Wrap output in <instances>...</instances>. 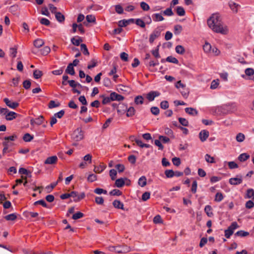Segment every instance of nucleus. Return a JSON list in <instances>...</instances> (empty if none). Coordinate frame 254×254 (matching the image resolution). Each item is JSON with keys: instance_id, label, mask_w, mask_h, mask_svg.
Listing matches in <instances>:
<instances>
[{"instance_id": "15", "label": "nucleus", "mask_w": 254, "mask_h": 254, "mask_svg": "<svg viewBox=\"0 0 254 254\" xmlns=\"http://www.w3.org/2000/svg\"><path fill=\"white\" fill-rule=\"evenodd\" d=\"M18 115L12 111H8L7 114L5 116V119L7 121H12L13 119H15Z\"/></svg>"}, {"instance_id": "34", "label": "nucleus", "mask_w": 254, "mask_h": 254, "mask_svg": "<svg viewBox=\"0 0 254 254\" xmlns=\"http://www.w3.org/2000/svg\"><path fill=\"white\" fill-rule=\"evenodd\" d=\"M175 50L177 53L180 55H183L185 52V48L181 45L177 46Z\"/></svg>"}, {"instance_id": "2", "label": "nucleus", "mask_w": 254, "mask_h": 254, "mask_svg": "<svg viewBox=\"0 0 254 254\" xmlns=\"http://www.w3.org/2000/svg\"><path fill=\"white\" fill-rule=\"evenodd\" d=\"M109 250L111 251H115L119 254H122L130 252L131 249L129 247H127V246H118L110 247Z\"/></svg>"}, {"instance_id": "60", "label": "nucleus", "mask_w": 254, "mask_h": 254, "mask_svg": "<svg viewBox=\"0 0 254 254\" xmlns=\"http://www.w3.org/2000/svg\"><path fill=\"white\" fill-rule=\"evenodd\" d=\"M150 111L155 116H157L160 113V110L157 107H152L150 109Z\"/></svg>"}, {"instance_id": "8", "label": "nucleus", "mask_w": 254, "mask_h": 254, "mask_svg": "<svg viewBox=\"0 0 254 254\" xmlns=\"http://www.w3.org/2000/svg\"><path fill=\"white\" fill-rule=\"evenodd\" d=\"M160 34L161 32L159 29H156L155 30H154L152 33H151V35H150L149 39V42L151 44L153 43L155 39L156 38L159 37Z\"/></svg>"}, {"instance_id": "43", "label": "nucleus", "mask_w": 254, "mask_h": 254, "mask_svg": "<svg viewBox=\"0 0 254 254\" xmlns=\"http://www.w3.org/2000/svg\"><path fill=\"white\" fill-rule=\"evenodd\" d=\"M236 236L239 237H246L249 235V233L243 230H240L237 232L235 234Z\"/></svg>"}, {"instance_id": "27", "label": "nucleus", "mask_w": 254, "mask_h": 254, "mask_svg": "<svg viewBox=\"0 0 254 254\" xmlns=\"http://www.w3.org/2000/svg\"><path fill=\"white\" fill-rule=\"evenodd\" d=\"M146 178L145 176L141 177L138 182V184L141 187H144L146 185Z\"/></svg>"}, {"instance_id": "9", "label": "nucleus", "mask_w": 254, "mask_h": 254, "mask_svg": "<svg viewBox=\"0 0 254 254\" xmlns=\"http://www.w3.org/2000/svg\"><path fill=\"white\" fill-rule=\"evenodd\" d=\"M134 22V19L133 18H130L127 20H121L118 22V26L121 27H126L127 25H129L130 23H133Z\"/></svg>"}, {"instance_id": "38", "label": "nucleus", "mask_w": 254, "mask_h": 254, "mask_svg": "<svg viewBox=\"0 0 254 254\" xmlns=\"http://www.w3.org/2000/svg\"><path fill=\"white\" fill-rule=\"evenodd\" d=\"M100 97L102 98H103L102 100V104L103 105H106L112 101V100L110 99V97H106L105 95H100Z\"/></svg>"}, {"instance_id": "36", "label": "nucleus", "mask_w": 254, "mask_h": 254, "mask_svg": "<svg viewBox=\"0 0 254 254\" xmlns=\"http://www.w3.org/2000/svg\"><path fill=\"white\" fill-rule=\"evenodd\" d=\"M164 173L167 178H171L175 176V172L173 170H166Z\"/></svg>"}, {"instance_id": "40", "label": "nucleus", "mask_w": 254, "mask_h": 254, "mask_svg": "<svg viewBox=\"0 0 254 254\" xmlns=\"http://www.w3.org/2000/svg\"><path fill=\"white\" fill-rule=\"evenodd\" d=\"M23 87L26 89L28 90L30 88L31 82L30 79H27L23 82Z\"/></svg>"}, {"instance_id": "29", "label": "nucleus", "mask_w": 254, "mask_h": 254, "mask_svg": "<svg viewBox=\"0 0 254 254\" xmlns=\"http://www.w3.org/2000/svg\"><path fill=\"white\" fill-rule=\"evenodd\" d=\"M43 74L42 71L38 69H36L33 71V77L36 79L41 78Z\"/></svg>"}, {"instance_id": "44", "label": "nucleus", "mask_w": 254, "mask_h": 254, "mask_svg": "<svg viewBox=\"0 0 254 254\" xmlns=\"http://www.w3.org/2000/svg\"><path fill=\"white\" fill-rule=\"evenodd\" d=\"M51 51V49L49 46H45L41 50V53L42 55H47Z\"/></svg>"}, {"instance_id": "52", "label": "nucleus", "mask_w": 254, "mask_h": 254, "mask_svg": "<svg viewBox=\"0 0 254 254\" xmlns=\"http://www.w3.org/2000/svg\"><path fill=\"white\" fill-rule=\"evenodd\" d=\"M135 24L140 26L141 28H144L145 27V23L143 20L140 18L136 19L135 20Z\"/></svg>"}, {"instance_id": "57", "label": "nucleus", "mask_w": 254, "mask_h": 254, "mask_svg": "<svg viewBox=\"0 0 254 254\" xmlns=\"http://www.w3.org/2000/svg\"><path fill=\"white\" fill-rule=\"evenodd\" d=\"M84 214L81 212H78L75 214H73L72 218L74 220H77L83 217Z\"/></svg>"}, {"instance_id": "12", "label": "nucleus", "mask_w": 254, "mask_h": 254, "mask_svg": "<svg viewBox=\"0 0 254 254\" xmlns=\"http://www.w3.org/2000/svg\"><path fill=\"white\" fill-rule=\"evenodd\" d=\"M127 108V105L120 103L118 105L117 112L120 114H124L126 112Z\"/></svg>"}, {"instance_id": "14", "label": "nucleus", "mask_w": 254, "mask_h": 254, "mask_svg": "<svg viewBox=\"0 0 254 254\" xmlns=\"http://www.w3.org/2000/svg\"><path fill=\"white\" fill-rule=\"evenodd\" d=\"M58 161V157L56 156H52L48 157L45 161L44 163L46 164H54L56 163Z\"/></svg>"}, {"instance_id": "63", "label": "nucleus", "mask_w": 254, "mask_h": 254, "mask_svg": "<svg viewBox=\"0 0 254 254\" xmlns=\"http://www.w3.org/2000/svg\"><path fill=\"white\" fill-rule=\"evenodd\" d=\"M223 199V195L221 192H217L215 195V201L220 202Z\"/></svg>"}, {"instance_id": "31", "label": "nucleus", "mask_w": 254, "mask_h": 254, "mask_svg": "<svg viewBox=\"0 0 254 254\" xmlns=\"http://www.w3.org/2000/svg\"><path fill=\"white\" fill-rule=\"evenodd\" d=\"M176 12L179 16H184L186 12L184 8L182 6H177L176 8Z\"/></svg>"}, {"instance_id": "13", "label": "nucleus", "mask_w": 254, "mask_h": 254, "mask_svg": "<svg viewBox=\"0 0 254 254\" xmlns=\"http://www.w3.org/2000/svg\"><path fill=\"white\" fill-rule=\"evenodd\" d=\"M69 86L72 88V91L74 93H77L78 94H80V91L77 89H75V87H77V83L75 80H70L67 81Z\"/></svg>"}, {"instance_id": "51", "label": "nucleus", "mask_w": 254, "mask_h": 254, "mask_svg": "<svg viewBox=\"0 0 254 254\" xmlns=\"http://www.w3.org/2000/svg\"><path fill=\"white\" fill-rule=\"evenodd\" d=\"M19 6L17 4H14L13 5H11L9 8V11L11 12V13L14 14L15 12L18 10Z\"/></svg>"}, {"instance_id": "21", "label": "nucleus", "mask_w": 254, "mask_h": 254, "mask_svg": "<svg viewBox=\"0 0 254 254\" xmlns=\"http://www.w3.org/2000/svg\"><path fill=\"white\" fill-rule=\"evenodd\" d=\"M106 166L103 163H101L99 166H95L94 172L96 173H100L106 168Z\"/></svg>"}, {"instance_id": "30", "label": "nucleus", "mask_w": 254, "mask_h": 254, "mask_svg": "<svg viewBox=\"0 0 254 254\" xmlns=\"http://www.w3.org/2000/svg\"><path fill=\"white\" fill-rule=\"evenodd\" d=\"M82 42V39L81 37H78L77 39H76L74 37L71 39V42L75 46H78L80 45V42Z\"/></svg>"}, {"instance_id": "23", "label": "nucleus", "mask_w": 254, "mask_h": 254, "mask_svg": "<svg viewBox=\"0 0 254 254\" xmlns=\"http://www.w3.org/2000/svg\"><path fill=\"white\" fill-rule=\"evenodd\" d=\"M204 211L208 217H211L213 215V213L212 211V207L209 205L205 206L204 208Z\"/></svg>"}, {"instance_id": "18", "label": "nucleus", "mask_w": 254, "mask_h": 254, "mask_svg": "<svg viewBox=\"0 0 254 254\" xmlns=\"http://www.w3.org/2000/svg\"><path fill=\"white\" fill-rule=\"evenodd\" d=\"M125 185L124 178H121L116 180L115 185L118 188H122Z\"/></svg>"}, {"instance_id": "7", "label": "nucleus", "mask_w": 254, "mask_h": 254, "mask_svg": "<svg viewBox=\"0 0 254 254\" xmlns=\"http://www.w3.org/2000/svg\"><path fill=\"white\" fill-rule=\"evenodd\" d=\"M125 99V97L120 94H117L115 92H112L110 94V99L112 100V101H122Z\"/></svg>"}, {"instance_id": "33", "label": "nucleus", "mask_w": 254, "mask_h": 254, "mask_svg": "<svg viewBox=\"0 0 254 254\" xmlns=\"http://www.w3.org/2000/svg\"><path fill=\"white\" fill-rule=\"evenodd\" d=\"M183 30V27L181 25H176L174 26V34L176 35H179Z\"/></svg>"}, {"instance_id": "59", "label": "nucleus", "mask_w": 254, "mask_h": 254, "mask_svg": "<svg viewBox=\"0 0 254 254\" xmlns=\"http://www.w3.org/2000/svg\"><path fill=\"white\" fill-rule=\"evenodd\" d=\"M86 20L88 23H94L96 21L95 17L92 15H88L86 17Z\"/></svg>"}, {"instance_id": "4", "label": "nucleus", "mask_w": 254, "mask_h": 254, "mask_svg": "<svg viewBox=\"0 0 254 254\" xmlns=\"http://www.w3.org/2000/svg\"><path fill=\"white\" fill-rule=\"evenodd\" d=\"M239 227V226L236 222H232L228 229L225 230V237L226 238H229L233 234L234 230Z\"/></svg>"}, {"instance_id": "24", "label": "nucleus", "mask_w": 254, "mask_h": 254, "mask_svg": "<svg viewBox=\"0 0 254 254\" xmlns=\"http://www.w3.org/2000/svg\"><path fill=\"white\" fill-rule=\"evenodd\" d=\"M55 17L56 19L59 22H63L65 20L64 16L60 12H58L55 14Z\"/></svg>"}, {"instance_id": "10", "label": "nucleus", "mask_w": 254, "mask_h": 254, "mask_svg": "<svg viewBox=\"0 0 254 254\" xmlns=\"http://www.w3.org/2000/svg\"><path fill=\"white\" fill-rule=\"evenodd\" d=\"M209 131L207 130H202L199 133V138L201 142L205 141L209 136Z\"/></svg>"}, {"instance_id": "53", "label": "nucleus", "mask_w": 254, "mask_h": 254, "mask_svg": "<svg viewBox=\"0 0 254 254\" xmlns=\"http://www.w3.org/2000/svg\"><path fill=\"white\" fill-rule=\"evenodd\" d=\"M80 48H81V50L82 51L83 54L84 55H89V53L88 52V49L85 44H81L80 45Z\"/></svg>"}, {"instance_id": "49", "label": "nucleus", "mask_w": 254, "mask_h": 254, "mask_svg": "<svg viewBox=\"0 0 254 254\" xmlns=\"http://www.w3.org/2000/svg\"><path fill=\"white\" fill-rule=\"evenodd\" d=\"M245 138V135L242 133H239L236 137V140L239 142H243Z\"/></svg>"}, {"instance_id": "19", "label": "nucleus", "mask_w": 254, "mask_h": 254, "mask_svg": "<svg viewBox=\"0 0 254 254\" xmlns=\"http://www.w3.org/2000/svg\"><path fill=\"white\" fill-rule=\"evenodd\" d=\"M65 72L66 74H68L71 75H74L75 73L73 66H72L71 64H68L65 70Z\"/></svg>"}, {"instance_id": "37", "label": "nucleus", "mask_w": 254, "mask_h": 254, "mask_svg": "<svg viewBox=\"0 0 254 254\" xmlns=\"http://www.w3.org/2000/svg\"><path fill=\"white\" fill-rule=\"evenodd\" d=\"M17 218V216L14 213H11L4 216V219L7 221H13Z\"/></svg>"}, {"instance_id": "35", "label": "nucleus", "mask_w": 254, "mask_h": 254, "mask_svg": "<svg viewBox=\"0 0 254 254\" xmlns=\"http://www.w3.org/2000/svg\"><path fill=\"white\" fill-rule=\"evenodd\" d=\"M33 135H31L29 133H25L23 136V139L25 142H30L33 139Z\"/></svg>"}, {"instance_id": "48", "label": "nucleus", "mask_w": 254, "mask_h": 254, "mask_svg": "<svg viewBox=\"0 0 254 254\" xmlns=\"http://www.w3.org/2000/svg\"><path fill=\"white\" fill-rule=\"evenodd\" d=\"M116 169L118 170L119 173L123 172L125 170L124 165L122 164H118L115 166Z\"/></svg>"}, {"instance_id": "17", "label": "nucleus", "mask_w": 254, "mask_h": 254, "mask_svg": "<svg viewBox=\"0 0 254 254\" xmlns=\"http://www.w3.org/2000/svg\"><path fill=\"white\" fill-rule=\"evenodd\" d=\"M185 112L191 116H197L198 115V111L194 108L191 107H188L185 108Z\"/></svg>"}, {"instance_id": "41", "label": "nucleus", "mask_w": 254, "mask_h": 254, "mask_svg": "<svg viewBox=\"0 0 254 254\" xmlns=\"http://www.w3.org/2000/svg\"><path fill=\"white\" fill-rule=\"evenodd\" d=\"M252 197L254 199V190L252 189H249L247 190L246 198H250Z\"/></svg>"}, {"instance_id": "3", "label": "nucleus", "mask_w": 254, "mask_h": 254, "mask_svg": "<svg viewBox=\"0 0 254 254\" xmlns=\"http://www.w3.org/2000/svg\"><path fill=\"white\" fill-rule=\"evenodd\" d=\"M71 137L74 140L79 141L83 139L84 131L81 127H78L73 131Z\"/></svg>"}, {"instance_id": "28", "label": "nucleus", "mask_w": 254, "mask_h": 254, "mask_svg": "<svg viewBox=\"0 0 254 254\" xmlns=\"http://www.w3.org/2000/svg\"><path fill=\"white\" fill-rule=\"evenodd\" d=\"M126 112V116L127 117H130L133 116L134 115L135 110L133 107H130L128 109L127 108Z\"/></svg>"}, {"instance_id": "50", "label": "nucleus", "mask_w": 254, "mask_h": 254, "mask_svg": "<svg viewBox=\"0 0 254 254\" xmlns=\"http://www.w3.org/2000/svg\"><path fill=\"white\" fill-rule=\"evenodd\" d=\"M109 194L111 195L120 196L122 194V192L119 190L114 189L109 192Z\"/></svg>"}, {"instance_id": "22", "label": "nucleus", "mask_w": 254, "mask_h": 254, "mask_svg": "<svg viewBox=\"0 0 254 254\" xmlns=\"http://www.w3.org/2000/svg\"><path fill=\"white\" fill-rule=\"evenodd\" d=\"M34 46L37 48L41 47L44 45V41L41 39H37L33 42Z\"/></svg>"}, {"instance_id": "20", "label": "nucleus", "mask_w": 254, "mask_h": 254, "mask_svg": "<svg viewBox=\"0 0 254 254\" xmlns=\"http://www.w3.org/2000/svg\"><path fill=\"white\" fill-rule=\"evenodd\" d=\"M113 205L116 208L124 210V204L119 200H115L113 202Z\"/></svg>"}, {"instance_id": "42", "label": "nucleus", "mask_w": 254, "mask_h": 254, "mask_svg": "<svg viewBox=\"0 0 254 254\" xmlns=\"http://www.w3.org/2000/svg\"><path fill=\"white\" fill-rule=\"evenodd\" d=\"M10 56L12 58H14L16 56L17 53V48L16 47L10 48L9 49Z\"/></svg>"}, {"instance_id": "16", "label": "nucleus", "mask_w": 254, "mask_h": 254, "mask_svg": "<svg viewBox=\"0 0 254 254\" xmlns=\"http://www.w3.org/2000/svg\"><path fill=\"white\" fill-rule=\"evenodd\" d=\"M228 4L230 8L233 12L236 13L238 12V8L240 6L239 4L233 1H230Z\"/></svg>"}, {"instance_id": "62", "label": "nucleus", "mask_w": 254, "mask_h": 254, "mask_svg": "<svg viewBox=\"0 0 254 254\" xmlns=\"http://www.w3.org/2000/svg\"><path fill=\"white\" fill-rule=\"evenodd\" d=\"M153 222L155 224H161L163 223V221L161 216L159 215H157L154 217Z\"/></svg>"}, {"instance_id": "64", "label": "nucleus", "mask_w": 254, "mask_h": 254, "mask_svg": "<svg viewBox=\"0 0 254 254\" xmlns=\"http://www.w3.org/2000/svg\"><path fill=\"white\" fill-rule=\"evenodd\" d=\"M169 103L167 101L164 100L160 103V107L161 109L166 110L169 108Z\"/></svg>"}, {"instance_id": "25", "label": "nucleus", "mask_w": 254, "mask_h": 254, "mask_svg": "<svg viewBox=\"0 0 254 254\" xmlns=\"http://www.w3.org/2000/svg\"><path fill=\"white\" fill-rule=\"evenodd\" d=\"M135 142L138 146L141 148H149L151 147L150 145L149 144L143 143L141 140L138 139H135Z\"/></svg>"}, {"instance_id": "45", "label": "nucleus", "mask_w": 254, "mask_h": 254, "mask_svg": "<svg viewBox=\"0 0 254 254\" xmlns=\"http://www.w3.org/2000/svg\"><path fill=\"white\" fill-rule=\"evenodd\" d=\"M129 89V87L128 86H125L123 84H120L118 85L117 90L118 92L120 91H124V92H128Z\"/></svg>"}, {"instance_id": "26", "label": "nucleus", "mask_w": 254, "mask_h": 254, "mask_svg": "<svg viewBox=\"0 0 254 254\" xmlns=\"http://www.w3.org/2000/svg\"><path fill=\"white\" fill-rule=\"evenodd\" d=\"M153 20L154 21H161L164 20V17L162 16L161 14L155 13L152 15Z\"/></svg>"}, {"instance_id": "6", "label": "nucleus", "mask_w": 254, "mask_h": 254, "mask_svg": "<svg viewBox=\"0 0 254 254\" xmlns=\"http://www.w3.org/2000/svg\"><path fill=\"white\" fill-rule=\"evenodd\" d=\"M160 95V93L157 91H151L147 93L146 98L149 101H152L156 97Z\"/></svg>"}, {"instance_id": "39", "label": "nucleus", "mask_w": 254, "mask_h": 254, "mask_svg": "<svg viewBox=\"0 0 254 254\" xmlns=\"http://www.w3.org/2000/svg\"><path fill=\"white\" fill-rule=\"evenodd\" d=\"M144 102V99L142 96L138 95L135 97L134 99V103L136 105L142 104Z\"/></svg>"}, {"instance_id": "54", "label": "nucleus", "mask_w": 254, "mask_h": 254, "mask_svg": "<svg viewBox=\"0 0 254 254\" xmlns=\"http://www.w3.org/2000/svg\"><path fill=\"white\" fill-rule=\"evenodd\" d=\"M181 93L184 98H187L189 94V88L185 87V88L182 89Z\"/></svg>"}, {"instance_id": "5", "label": "nucleus", "mask_w": 254, "mask_h": 254, "mask_svg": "<svg viewBox=\"0 0 254 254\" xmlns=\"http://www.w3.org/2000/svg\"><path fill=\"white\" fill-rule=\"evenodd\" d=\"M242 176L241 175H237L236 178H232L229 179V182L232 185H238L242 183Z\"/></svg>"}, {"instance_id": "32", "label": "nucleus", "mask_w": 254, "mask_h": 254, "mask_svg": "<svg viewBox=\"0 0 254 254\" xmlns=\"http://www.w3.org/2000/svg\"><path fill=\"white\" fill-rule=\"evenodd\" d=\"M250 158V155L247 153H242L238 157V159L241 162H244Z\"/></svg>"}, {"instance_id": "46", "label": "nucleus", "mask_w": 254, "mask_h": 254, "mask_svg": "<svg viewBox=\"0 0 254 254\" xmlns=\"http://www.w3.org/2000/svg\"><path fill=\"white\" fill-rule=\"evenodd\" d=\"M166 61L168 62L178 64L179 61L175 57L172 56H169L166 59Z\"/></svg>"}, {"instance_id": "61", "label": "nucleus", "mask_w": 254, "mask_h": 254, "mask_svg": "<svg viewBox=\"0 0 254 254\" xmlns=\"http://www.w3.org/2000/svg\"><path fill=\"white\" fill-rule=\"evenodd\" d=\"M163 13L167 16H172L174 14V13L172 10V7L167 8L165 10L163 11Z\"/></svg>"}, {"instance_id": "47", "label": "nucleus", "mask_w": 254, "mask_h": 254, "mask_svg": "<svg viewBox=\"0 0 254 254\" xmlns=\"http://www.w3.org/2000/svg\"><path fill=\"white\" fill-rule=\"evenodd\" d=\"M117 172L115 169H111L110 170L109 175L112 180L114 181L116 179Z\"/></svg>"}, {"instance_id": "55", "label": "nucleus", "mask_w": 254, "mask_h": 254, "mask_svg": "<svg viewBox=\"0 0 254 254\" xmlns=\"http://www.w3.org/2000/svg\"><path fill=\"white\" fill-rule=\"evenodd\" d=\"M205 161L210 163H214L215 162L214 161V158L213 157H211L210 155L206 154L205 155Z\"/></svg>"}, {"instance_id": "11", "label": "nucleus", "mask_w": 254, "mask_h": 254, "mask_svg": "<svg viewBox=\"0 0 254 254\" xmlns=\"http://www.w3.org/2000/svg\"><path fill=\"white\" fill-rule=\"evenodd\" d=\"M3 101L6 105L10 108L15 109L19 106V104L16 102H11L8 98H4Z\"/></svg>"}, {"instance_id": "56", "label": "nucleus", "mask_w": 254, "mask_h": 254, "mask_svg": "<svg viewBox=\"0 0 254 254\" xmlns=\"http://www.w3.org/2000/svg\"><path fill=\"white\" fill-rule=\"evenodd\" d=\"M103 83L104 86L107 87H110L111 85V81L110 79L108 77H105L103 79Z\"/></svg>"}, {"instance_id": "1", "label": "nucleus", "mask_w": 254, "mask_h": 254, "mask_svg": "<svg viewBox=\"0 0 254 254\" xmlns=\"http://www.w3.org/2000/svg\"><path fill=\"white\" fill-rule=\"evenodd\" d=\"M207 24L214 32L222 34H227L228 29L227 27L223 26V23L221 18L218 13H214L207 20Z\"/></svg>"}, {"instance_id": "58", "label": "nucleus", "mask_w": 254, "mask_h": 254, "mask_svg": "<svg viewBox=\"0 0 254 254\" xmlns=\"http://www.w3.org/2000/svg\"><path fill=\"white\" fill-rule=\"evenodd\" d=\"M179 123L183 126L187 127L189 126V122L183 118H179L178 119Z\"/></svg>"}]
</instances>
